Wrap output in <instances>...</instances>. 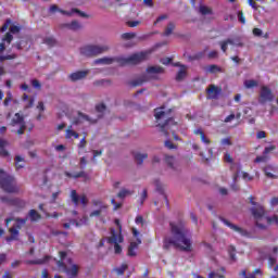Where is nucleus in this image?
<instances>
[{
  "label": "nucleus",
  "mask_w": 278,
  "mask_h": 278,
  "mask_svg": "<svg viewBox=\"0 0 278 278\" xmlns=\"http://www.w3.org/2000/svg\"><path fill=\"white\" fill-rule=\"evenodd\" d=\"M199 12L203 16H206V14H212V9H210L208 7H205V5H201L199 9Z\"/></svg>",
  "instance_id": "c9c22d12"
},
{
  "label": "nucleus",
  "mask_w": 278,
  "mask_h": 278,
  "mask_svg": "<svg viewBox=\"0 0 278 278\" xmlns=\"http://www.w3.org/2000/svg\"><path fill=\"white\" fill-rule=\"evenodd\" d=\"M165 162L169 168H175V157L173 156H166Z\"/></svg>",
  "instance_id": "ea45409f"
},
{
  "label": "nucleus",
  "mask_w": 278,
  "mask_h": 278,
  "mask_svg": "<svg viewBox=\"0 0 278 278\" xmlns=\"http://www.w3.org/2000/svg\"><path fill=\"white\" fill-rule=\"evenodd\" d=\"M175 30V23L169 22L167 27L165 28L164 36H170L173 31Z\"/></svg>",
  "instance_id": "72a5a7b5"
},
{
  "label": "nucleus",
  "mask_w": 278,
  "mask_h": 278,
  "mask_svg": "<svg viewBox=\"0 0 278 278\" xmlns=\"http://www.w3.org/2000/svg\"><path fill=\"white\" fill-rule=\"evenodd\" d=\"M153 185L156 188V192H159L160 194H164V184H162V181H160V179H155L153 181Z\"/></svg>",
  "instance_id": "c756f323"
},
{
  "label": "nucleus",
  "mask_w": 278,
  "mask_h": 278,
  "mask_svg": "<svg viewBox=\"0 0 278 278\" xmlns=\"http://www.w3.org/2000/svg\"><path fill=\"white\" fill-rule=\"evenodd\" d=\"M208 278H225V276L223 274L212 271V273L208 274Z\"/></svg>",
  "instance_id": "6e6d98bb"
},
{
  "label": "nucleus",
  "mask_w": 278,
  "mask_h": 278,
  "mask_svg": "<svg viewBox=\"0 0 278 278\" xmlns=\"http://www.w3.org/2000/svg\"><path fill=\"white\" fill-rule=\"evenodd\" d=\"M220 220H222V223H224V225H226V227H229V229H232V231H237V233H240V236H248L249 235L247 232V230H244V228H240L239 226L233 225L228 219L222 217Z\"/></svg>",
  "instance_id": "2eb2a0df"
},
{
  "label": "nucleus",
  "mask_w": 278,
  "mask_h": 278,
  "mask_svg": "<svg viewBox=\"0 0 278 278\" xmlns=\"http://www.w3.org/2000/svg\"><path fill=\"white\" fill-rule=\"evenodd\" d=\"M0 188L9 194H18L21 192V187L16 184V179L3 170H0Z\"/></svg>",
  "instance_id": "f03ea898"
},
{
  "label": "nucleus",
  "mask_w": 278,
  "mask_h": 278,
  "mask_svg": "<svg viewBox=\"0 0 278 278\" xmlns=\"http://www.w3.org/2000/svg\"><path fill=\"white\" fill-rule=\"evenodd\" d=\"M238 18H239L240 23H242V25H244V23H247V20L244 18V13H242V11L238 12Z\"/></svg>",
  "instance_id": "052dcab7"
},
{
  "label": "nucleus",
  "mask_w": 278,
  "mask_h": 278,
  "mask_svg": "<svg viewBox=\"0 0 278 278\" xmlns=\"http://www.w3.org/2000/svg\"><path fill=\"white\" fill-rule=\"evenodd\" d=\"M128 27H138L140 25V21H129L127 22Z\"/></svg>",
  "instance_id": "e2e57ef3"
},
{
  "label": "nucleus",
  "mask_w": 278,
  "mask_h": 278,
  "mask_svg": "<svg viewBox=\"0 0 278 278\" xmlns=\"http://www.w3.org/2000/svg\"><path fill=\"white\" fill-rule=\"evenodd\" d=\"M275 101V93L273 89L266 85L261 86L258 91V103L266 105V103H273Z\"/></svg>",
  "instance_id": "0eeeda50"
},
{
  "label": "nucleus",
  "mask_w": 278,
  "mask_h": 278,
  "mask_svg": "<svg viewBox=\"0 0 278 278\" xmlns=\"http://www.w3.org/2000/svg\"><path fill=\"white\" fill-rule=\"evenodd\" d=\"M220 92H223V89H220V87H216V85H211L207 89V99H218Z\"/></svg>",
  "instance_id": "f3484780"
},
{
  "label": "nucleus",
  "mask_w": 278,
  "mask_h": 278,
  "mask_svg": "<svg viewBox=\"0 0 278 278\" xmlns=\"http://www.w3.org/2000/svg\"><path fill=\"white\" fill-rule=\"evenodd\" d=\"M228 45H235L236 47H242V42L240 39H226Z\"/></svg>",
  "instance_id": "a18cd8bd"
},
{
  "label": "nucleus",
  "mask_w": 278,
  "mask_h": 278,
  "mask_svg": "<svg viewBox=\"0 0 278 278\" xmlns=\"http://www.w3.org/2000/svg\"><path fill=\"white\" fill-rule=\"evenodd\" d=\"M80 55H84L85 58H94L92 45L80 48Z\"/></svg>",
  "instance_id": "412c9836"
},
{
  "label": "nucleus",
  "mask_w": 278,
  "mask_h": 278,
  "mask_svg": "<svg viewBox=\"0 0 278 278\" xmlns=\"http://www.w3.org/2000/svg\"><path fill=\"white\" fill-rule=\"evenodd\" d=\"M172 238L164 239L163 249H166V242L174 244L180 251L191 253L192 251V235L190 229L186 228V224L182 222L170 223Z\"/></svg>",
  "instance_id": "f257e3e1"
},
{
  "label": "nucleus",
  "mask_w": 278,
  "mask_h": 278,
  "mask_svg": "<svg viewBox=\"0 0 278 278\" xmlns=\"http://www.w3.org/2000/svg\"><path fill=\"white\" fill-rule=\"evenodd\" d=\"M147 55H149V53L138 52V53L131 54L130 56L122 58L117 60V62H119L122 66L136 65V64H140V62H144V60H147Z\"/></svg>",
  "instance_id": "423d86ee"
},
{
  "label": "nucleus",
  "mask_w": 278,
  "mask_h": 278,
  "mask_svg": "<svg viewBox=\"0 0 278 278\" xmlns=\"http://www.w3.org/2000/svg\"><path fill=\"white\" fill-rule=\"evenodd\" d=\"M116 225L118 226V232L116 233V230L111 229V237L108 238L109 244H114V252L118 255L123 253V248L119 245L123 242V233L121 232V224L118 223V219L115 220Z\"/></svg>",
  "instance_id": "39448f33"
},
{
  "label": "nucleus",
  "mask_w": 278,
  "mask_h": 278,
  "mask_svg": "<svg viewBox=\"0 0 278 278\" xmlns=\"http://www.w3.org/2000/svg\"><path fill=\"white\" fill-rule=\"evenodd\" d=\"M49 261V256H46L45 258H39L37 261H34L33 264H47Z\"/></svg>",
  "instance_id": "bf43d9fd"
},
{
  "label": "nucleus",
  "mask_w": 278,
  "mask_h": 278,
  "mask_svg": "<svg viewBox=\"0 0 278 278\" xmlns=\"http://www.w3.org/2000/svg\"><path fill=\"white\" fill-rule=\"evenodd\" d=\"M128 265L127 264H122L119 267H116L114 270L117 275H125V270H127Z\"/></svg>",
  "instance_id": "f704fd0d"
},
{
  "label": "nucleus",
  "mask_w": 278,
  "mask_h": 278,
  "mask_svg": "<svg viewBox=\"0 0 278 278\" xmlns=\"http://www.w3.org/2000/svg\"><path fill=\"white\" fill-rule=\"evenodd\" d=\"M29 218L30 220H40V214H38V211L36 210H30Z\"/></svg>",
  "instance_id": "e433bc0d"
},
{
  "label": "nucleus",
  "mask_w": 278,
  "mask_h": 278,
  "mask_svg": "<svg viewBox=\"0 0 278 278\" xmlns=\"http://www.w3.org/2000/svg\"><path fill=\"white\" fill-rule=\"evenodd\" d=\"M12 24L11 20H7L3 26L0 28V31L3 34V31H8V27Z\"/></svg>",
  "instance_id": "8fccbe9b"
},
{
  "label": "nucleus",
  "mask_w": 278,
  "mask_h": 278,
  "mask_svg": "<svg viewBox=\"0 0 278 278\" xmlns=\"http://www.w3.org/2000/svg\"><path fill=\"white\" fill-rule=\"evenodd\" d=\"M154 117L159 122V127H161L162 131L166 129L169 125H177L173 117L168 116V113L164 111V108L155 109L154 110Z\"/></svg>",
  "instance_id": "20e7f679"
},
{
  "label": "nucleus",
  "mask_w": 278,
  "mask_h": 278,
  "mask_svg": "<svg viewBox=\"0 0 278 278\" xmlns=\"http://www.w3.org/2000/svg\"><path fill=\"white\" fill-rule=\"evenodd\" d=\"M222 144L224 147H231V139L229 138L222 139Z\"/></svg>",
  "instance_id": "0e129e2a"
},
{
  "label": "nucleus",
  "mask_w": 278,
  "mask_h": 278,
  "mask_svg": "<svg viewBox=\"0 0 278 278\" xmlns=\"http://www.w3.org/2000/svg\"><path fill=\"white\" fill-rule=\"evenodd\" d=\"M45 45H48V47H53L55 45V39L53 37H48L43 39Z\"/></svg>",
  "instance_id": "49530a36"
},
{
  "label": "nucleus",
  "mask_w": 278,
  "mask_h": 278,
  "mask_svg": "<svg viewBox=\"0 0 278 278\" xmlns=\"http://www.w3.org/2000/svg\"><path fill=\"white\" fill-rule=\"evenodd\" d=\"M9 144L8 140L0 138V157H10V152L5 150V147H9Z\"/></svg>",
  "instance_id": "aec40b11"
},
{
  "label": "nucleus",
  "mask_w": 278,
  "mask_h": 278,
  "mask_svg": "<svg viewBox=\"0 0 278 278\" xmlns=\"http://www.w3.org/2000/svg\"><path fill=\"white\" fill-rule=\"evenodd\" d=\"M70 198L72 200V203H74V205H79V201L81 203V205L86 206L88 205V197H86V194H77V191L76 190H72L71 191V194H70Z\"/></svg>",
  "instance_id": "ddd939ff"
},
{
  "label": "nucleus",
  "mask_w": 278,
  "mask_h": 278,
  "mask_svg": "<svg viewBox=\"0 0 278 278\" xmlns=\"http://www.w3.org/2000/svg\"><path fill=\"white\" fill-rule=\"evenodd\" d=\"M256 138H257L258 140H262V139L266 138V131H264V130L258 131V132L256 134Z\"/></svg>",
  "instance_id": "69168bd1"
},
{
  "label": "nucleus",
  "mask_w": 278,
  "mask_h": 278,
  "mask_svg": "<svg viewBox=\"0 0 278 278\" xmlns=\"http://www.w3.org/2000/svg\"><path fill=\"white\" fill-rule=\"evenodd\" d=\"M18 31H21V27L13 25L10 27V33L11 34H18Z\"/></svg>",
  "instance_id": "680f3d73"
},
{
  "label": "nucleus",
  "mask_w": 278,
  "mask_h": 278,
  "mask_svg": "<svg viewBox=\"0 0 278 278\" xmlns=\"http://www.w3.org/2000/svg\"><path fill=\"white\" fill-rule=\"evenodd\" d=\"M219 45H220L222 51H223L224 53H227V46L229 45V43L227 42V40L220 41Z\"/></svg>",
  "instance_id": "4d7b16f0"
},
{
  "label": "nucleus",
  "mask_w": 278,
  "mask_h": 278,
  "mask_svg": "<svg viewBox=\"0 0 278 278\" xmlns=\"http://www.w3.org/2000/svg\"><path fill=\"white\" fill-rule=\"evenodd\" d=\"M116 59L114 58H102V59H97L93 61V65H99V64H114Z\"/></svg>",
  "instance_id": "393cba45"
},
{
  "label": "nucleus",
  "mask_w": 278,
  "mask_h": 278,
  "mask_svg": "<svg viewBox=\"0 0 278 278\" xmlns=\"http://www.w3.org/2000/svg\"><path fill=\"white\" fill-rule=\"evenodd\" d=\"M228 253L230 255V260H232V262H236V248L233 245H230L228 248Z\"/></svg>",
  "instance_id": "a19ab883"
},
{
  "label": "nucleus",
  "mask_w": 278,
  "mask_h": 278,
  "mask_svg": "<svg viewBox=\"0 0 278 278\" xmlns=\"http://www.w3.org/2000/svg\"><path fill=\"white\" fill-rule=\"evenodd\" d=\"M65 175H66V177H74V179H79V177H84L86 175V173L80 172L76 175H72L71 173L66 172Z\"/></svg>",
  "instance_id": "de8ad7c7"
},
{
  "label": "nucleus",
  "mask_w": 278,
  "mask_h": 278,
  "mask_svg": "<svg viewBox=\"0 0 278 278\" xmlns=\"http://www.w3.org/2000/svg\"><path fill=\"white\" fill-rule=\"evenodd\" d=\"M70 266L64 265L63 261H58L56 266L62 269L63 273H66V275L71 278L77 277L79 273V266L76 264H73V261H68Z\"/></svg>",
  "instance_id": "1a4fd4ad"
},
{
  "label": "nucleus",
  "mask_w": 278,
  "mask_h": 278,
  "mask_svg": "<svg viewBox=\"0 0 278 278\" xmlns=\"http://www.w3.org/2000/svg\"><path fill=\"white\" fill-rule=\"evenodd\" d=\"M251 212H252V215L254 216V218L256 220L262 218L264 216V214H265L264 206H262L261 204H257L256 206H253L251 208Z\"/></svg>",
  "instance_id": "6ab92c4d"
},
{
  "label": "nucleus",
  "mask_w": 278,
  "mask_h": 278,
  "mask_svg": "<svg viewBox=\"0 0 278 278\" xmlns=\"http://www.w3.org/2000/svg\"><path fill=\"white\" fill-rule=\"evenodd\" d=\"M186 71H187L186 66L180 67L179 72L176 76L177 81H181V79H185V77L187 75Z\"/></svg>",
  "instance_id": "2f4dec72"
},
{
  "label": "nucleus",
  "mask_w": 278,
  "mask_h": 278,
  "mask_svg": "<svg viewBox=\"0 0 278 278\" xmlns=\"http://www.w3.org/2000/svg\"><path fill=\"white\" fill-rule=\"evenodd\" d=\"M267 223H270L278 226V215H273L271 217L266 218Z\"/></svg>",
  "instance_id": "09e8293b"
},
{
  "label": "nucleus",
  "mask_w": 278,
  "mask_h": 278,
  "mask_svg": "<svg viewBox=\"0 0 278 278\" xmlns=\"http://www.w3.org/2000/svg\"><path fill=\"white\" fill-rule=\"evenodd\" d=\"M160 75H164V68L162 66H150L141 76L140 84H144V81H151V79H159Z\"/></svg>",
  "instance_id": "6e6552de"
},
{
  "label": "nucleus",
  "mask_w": 278,
  "mask_h": 278,
  "mask_svg": "<svg viewBox=\"0 0 278 278\" xmlns=\"http://www.w3.org/2000/svg\"><path fill=\"white\" fill-rule=\"evenodd\" d=\"M66 28L72 29V31H78V29H81V24L77 21H73L66 24Z\"/></svg>",
  "instance_id": "bb28decb"
},
{
  "label": "nucleus",
  "mask_w": 278,
  "mask_h": 278,
  "mask_svg": "<svg viewBox=\"0 0 278 278\" xmlns=\"http://www.w3.org/2000/svg\"><path fill=\"white\" fill-rule=\"evenodd\" d=\"M10 103H12V93L11 92L7 93V98L4 99L3 104L5 106H8V105H10Z\"/></svg>",
  "instance_id": "5fc2aeb1"
},
{
  "label": "nucleus",
  "mask_w": 278,
  "mask_h": 278,
  "mask_svg": "<svg viewBox=\"0 0 278 278\" xmlns=\"http://www.w3.org/2000/svg\"><path fill=\"white\" fill-rule=\"evenodd\" d=\"M62 14H67V16H71V14H78L80 15L83 18H87L88 15L81 11H79L78 9H73L71 12H66V11H61Z\"/></svg>",
  "instance_id": "cd10ccee"
},
{
  "label": "nucleus",
  "mask_w": 278,
  "mask_h": 278,
  "mask_svg": "<svg viewBox=\"0 0 278 278\" xmlns=\"http://www.w3.org/2000/svg\"><path fill=\"white\" fill-rule=\"evenodd\" d=\"M137 240H138V243L131 242L128 248L129 257H136V251H138V245L141 244V242H142L140 239H137Z\"/></svg>",
  "instance_id": "4be33fe9"
},
{
  "label": "nucleus",
  "mask_w": 278,
  "mask_h": 278,
  "mask_svg": "<svg viewBox=\"0 0 278 278\" xmlns=\"http://www.w3.org/2000/svg\"><path fill=\"white\" fill-rule=\"evenodd\" d=\"M134 190H130L128 188H122L119 192L117 193L118 199H126V197H131L134 194Z\"/></svg>",
  "instance_id": "a878e982"
},
{
  "label": "nucleus",
  "mask_w": 278,
  "mask_h": 278,
  "mask_svg": "<svg viewBox=\"0 0 278 278\" xmlns=\"http://www.w3.org/2000/svg\"><path fill=\"white\" fill-rule=\"evenodd\" d=\"M263 170L265 173V177H267L268 179H278L277 166L267 165L263 168Z\"/></svg>",
  "instance_id": "dca6fc26"
},
{
  "label": "nucleus",
  "mask_w": 278,
  "mask_h": 278,
  "mask_svg": "<svg viewBox=\"0 0 278 278\" xmlns=\"http://www.w3.org/2000/svg\"><path fill=\"white\" fill-rule=\"evenodd\" d=\"M90 71L84 70V71H77L68 75L70 81H81V79H86L88 77V74Z\"/></svg>",
  "instance_id": "4468645a"
},
{
  "label": "nucleus",
  "mask_w": 278,
  "mask_h": 278,
  "mask_svg": "<svg viewBox=\"0 0 278 278\" xmlns=\"http://www.w3.org/2000/svg\"><path fill=\"white\" fill-rule=\"evenodd\" d=\"M0 201L5 205H12L13 207H25L26 205L25 201L17 198L0 197Z\"/></svg>",
  "instance_id": "f8f14e48"
},
{
  "label": "nucleus",
  "mask_w": 278,
  "mask_h": 278,
  "mask_svg": "<svg viewBox=\"0 0 278 278\" xmlns=\"http://www.w3.org/2000/svg\"><path fill=\"white\" fill-rule=\"evenodd\" d=\"M30 84L35 90H41L42 89V84H40V80L34 78L30 80Z\"/></svg>",
  "instance_id": "58836bf2"
},
{
  "label": "nucleus",
  "mask_w": 278,
  "mask_h": 278,
  "mask_svg": "<svg viewBox=\"0 0 278 278\" xmlns=\"http://www.w3.org/2000/svg\"><path fill=\"white\" fill-rule=\"evenodd\" d=\"M93 51V56L101 55V53H108L110 51V46L108 45H91Z\"/></svg>",
  "instance_id": "a211bd4d"
},
{
  "label": "nucleus",
  "mask_w": 278,
  "mask_h": 278,
  "mask_svg": "<svg viewBox=\"0 0 278 278\" xmlns=\"http://www.w3.org/2000/svg\"><path fill=\"white\" fill-rule=\"evenodd\" d=\"M16 220V226H13L12 228L9 229L11 236L7 238V242H12V240H18V229L27 223V219H21L17 218Z\"/></svg>",
  "instance_id": "9b49d317"
},
{
  "label": "nucleus",
  "mask_w": 278,
  "mask_h": 278,
  "mask_svg": "<svg viewBox=\"0 0 278 278\" xmlns=\"http://www.w3.org/2000/svg\"><path fill=\"white\" fill-rule=\"evenodd\" d=\"M136 225H141V227L144 226V218L142 217V215H138L135 219Z\"/></svg>",
  "instance_id": "3c124183"
},
{
  "label": "nucleus",
  "mask_w": 278,
  "mask_h": 278,
  "mask_svg": "<svg viewBox=\"0 0 278 278\" xmlns=\"http://www.w3.org/2000/svg\"><path fill=\"white\" fill-rule=\"evenodd\" d=\"M132 38H136V33H124L122 35L123 40H131Z\"/></svg>",
  "instance_id": "c03bdc74"
},
{
  "label": "nucleus",
  "mask_w": 278,
  "mask_h": 278,
  "mask_svg": "<svg viewBox=\"0 0 278 278\" xmlns=\"http://www.w3.org/2000/svg\"><path fill=\"white\" fill-rule=\"evenodd\" d=\"M147 157H149V154H147V153H136L135 154V160H136L137 164H142V162H144V160H147Z\"/></svg>",
  "instance_id": "7c9ffc66"
},
{
  "label": "nucleus",
  "mask_w": 278,
  "mask_h": 278,
  "mask_svg": "<svg viewBox=\"0 0 278 278\" xmlns=\"http://www.w3.org/2000/svg\"><path fill=\"white\" fill-rule=\"evenodd\" d=\"M257 86H260V83L255 79H248L244 81V87L248 89L257 88Z\"/></svg>",
  "instance_id": "c85d7f7f"
},
{
  "label": "nucleus",
  "mask_w": 278,
  "mask_h": 278,
  "mask_svg": "<svg viewBox=\"0 0 278 278\" xmlns=\"http://www.w3.org/2000/svg\"><path fill=\"white\" fill-rule=\"evenodd\" d=\"M12 40H14V36H12L11 33H7L4 38L2 39V42H7L8 45H11Z\"/></svg>",
  "instance_id": "37998d69"
},
{
  "label": "nucleus",
  "mask_w": 278,
  "mask_h": 278,
  "mask_svg": "<svg viewBox=\"0 0 278 278\" xmlns=\"http://www.w3.org/2000/svg\"><path fill=\"white\" fill-rule=\"evenodd\" d=\"M104 208H98L93 212L90 213V217H94V216H101V213L103 212Z\"/></svg>",
  "instance_id": "13d9d810"
},
{
  "label": "nucleus",
  "mask_w": 278,
  "mask_h": 278,
  "mask_svg": "<svg viewBox=\"0 0 278 278\" xmlns=\"http://www.w3.org/2000/svg\"><path fill=\"white\" fill-rule=\"evenodd\" d=\"M17 55L16 54H0V62H5V60H16Z\"/></svg>",
  "instance_id": "4c0bfd02"
},
{
  "label": "nucleus",
  "mask_w": 278,
  "mask_h": 278,
  "mask_svg": "<svg viewBox=\"0 0 278 278\" xmlns=\"http://www.w3.org/2000/svg\"><path fill=\"white\" fill-rule=\"evenodd\" d=\"M205 73H211L212 75L216 74V73H223V68L218 65H207L204 67Z\"/></svg>",
  "instance_id": "b1692460"
},
{
  "label": "nucleus",
  "mask_w": 278,
  "mask_h": 278,
  "mask_svg": "<svg viewBox=\"0 0 278 278\" xmlns=\"http://www.w3.org/2000/svg\"><path fill=\"white\" fill-rule=\"evenodd\" d=\"M65 138L66 140H71V138H75L77 140V138H79V135L73 129V126H68L65 130Z\"/></svg>",
  "instance_id": "5701e85b"
},
{
  "label": "nucleus",
  "mask_w": 278,
  "mask_h": 278,
  "mask_svg": "<svg viewBox=\"0 0 278 278\" xmlns=\"http://www.w3.org/2000/svg\"><path fill=\"white\" fill-rule=\"evenodd\" d=\"M270 205H271V207H277V205H278V198H271Z\"/></svg>",
  "instance_id": "774afa93"
},
{
  "label": "nucleus",
  "mask_w": 278,
  "mask_h": 278,
  "mask_svg": "<svg viewBox=\"0 0 278 278\" xmlns=\"http://www.w3.org/2000/svg\"><path fill=\"white\" fill-rule=\"evenodd\" d=\"M241 275H242V277H244V278H255V274H249V275L247 276V270H242V271H241Z\"/></svg>",
  "instance_id": "338daca9"
},
{
  "label": "nucleus",
  "mask_w": 278,
  "mask_h": 278,
  "mask_svg": "<svg viewBox=\"0 0 278 278\" xmlns=\"http://www.w3.org/2000/svg\"><path fill=\"white\" fill-rule=\"evenodd\" d=\"M267 161H268V156H266V154H263L262 156H257L254 162H256V164H260L261 162H267Z\"/></svg>",
  "instance_id": "864d4df0"
},
{
  "label": "nucleus",
  "mask_w": 278,
  "mask_h": 278,
  "mask_svg": "<svg viewBox=\"0 0 278 278\" xmlns=\"http://www.w3.org/2000/svg\"><path fill=\"white\" fill-rule=\"evenodd\" d=\"M205 55V52H198L192 56H189V61L192 62L194 60H201Z\"/></svg>",
  "instance_id": "79ce46f5"
},
{
  "label": "nucleus",
  "mask_w": 278,
  "mask_h": 278,
  "mask_svg": "<svg viewBox=\"0 0 278 278\" xmlns=\"http://www.w3.org/2000/svg\"><path fill=\"white\" fill-rule=\"evenodd\" d=\"M12 127H18L17 134L18 136H23L25 134V129H27V125L25 124V118L20 114L16 113L11 121Z\"/></svg>",
  "instance_id": "9d476101"
},
{
  "label": "nucleus",
  "mask_w": 278,
  "mask_h": 278,
  "mask_svg": "<svg viewBox=\"0 0 278 278\" xmlns=\"http://www.w3.org/2000/svg\"><path fill=\"white\" fill-rule=\"evenodd\" d=\"M105 110H108L105 104L100 103V104L96 105L97 115H87V114L79 112L78 118H83V121H86L87 123H89V125H97V123H99V121H101V118H103V114H105Z\"/></svg>",
  "instance_id": "7ed1b4c3"
},
{
  "label": "nucleus",
  "mask_w": 278,
  "mask_h": 278,
  "mask_svg": "<svg viewBox=\"0 0 278 278\" xmlns=\"http://www.w3.org/2000/svg\"><path fill=\"white\" fill-rule=\"evenodd\" d=\"M92 205L94 207H99V210H108V205H105L101 200H92Z\"/></svg>",
  "instance_id": "473e14b6"
},
{
  "label": "nucleus",
  "mask_w": 278,
  "mask_h": 278,
  "mask_svg": "<svg viewBox=\"0 0 278 278\" xmlns=\"http://www.w3.org/2000/svg\"><path fill=\"white\" fill-rule=\"evenodd\" d=\"M277 147L275 146L266 147L263 151V155H268V153H271V151H275Z\"/></svg>",
  "instance_id": "603ef678"
}]
</instances>
